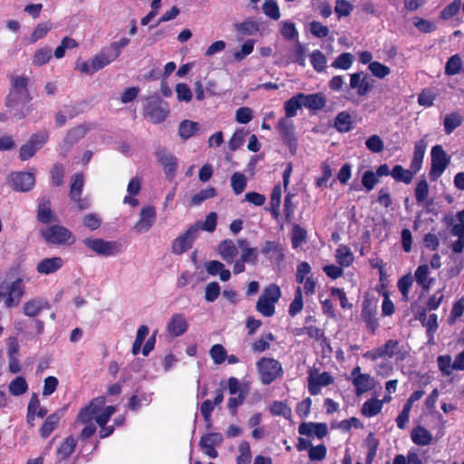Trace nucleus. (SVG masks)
Here are the masks:
<instances>
[{
	"label": "nucleus",
	"mask_w": 464,
	"mask_h": 464,
	"mask_svg": "<svg viewBox=\"0 0 464 464\" xmlns=\"http://www.w3.org/2000/svg\"><path fill=\"white\" fill-rule=\"evenodd\" d=\"M24 282L21 278H14L11 274L0 280V299L5 298L6 307L16 306L24 295Z\"/></svg>",
	"instance_id": "obj_1"
},
{
	"label": "nucleus",
	"mask_w": 464,
	"mask_h": 464,
	"mask_svg": "<svg viewBox=\"0 0 464 464\" xmlns=\"http://www.w3.org/2000/svg\"><path fill=\"white\" fill-rule=\"evenodd\" d=\"M28 78L26 76H13L11 79V90L5 98V106L13 108L20 102H30L32 96L28 90Z\"/></svg>",
	"instance_id": "obj_2"
},
{
	"label": "nucleus",
	"mask_w": 464,
	"mask_h": 464,
	"mask_svg": "<svg viewBox=\"0 0 464 464\" xmlns=\"http://www.w3.org/2000/svg\"><path fill=\"white\" fill-rule=\"evenodd\" d=\"M280 295V288L276 285H270L260 295L256 304V311L266 317L274 315L275 304L279 300Z\"/></svg>",
	"instance_id": "obj_3"
},
{
	"label": "nucleus",
	"mask_w": 464,
	"mask_h": 464,
	"mask_svg": "<svg viewBox=\"0 0 464 464\" xmlns=\"http://www.w3.org/2000/svg\"><path fill=\"white\" fill-rule=\"evenodd\" d=\"M42 237L53 245H72L75 237L66 227L60 225H53L40 231Z\"/></svg>",
	"instance_id": "obj_4"
},
{
	"label": "nucleus",
	"mask_w": 464,
	"mask_h": 464,
	"mask_svg": "<svg viewBox=\"0 0 464 464\" xmlns=\"http://www.w3.org/2000/svg\"><path fill=\"white\" fill-rule=\"evenodd\" d=\"M256 367L263 384H270L282 373L280 362L273 358L263 357L256 362Z\"/></svg>",
	"instance_id": "obj_5"
},
{
	"label": "nucleus",
	"mask_w": 464,
	"mask_h": 464,
	"mask_svg": "<svg viewBox=\"0 0 464 464\" xmlns=\"http://www.w3.org/2000/svg\"><path fill=\"white\" fill-rule=\"evenodd\" d=\"M83 244L95 254L103 256H115L121 251V244L117 241L89 237L83 240Z\"/></svg>",
	"instance_id": "obj_6"
},
{
	"label": "nucleus",
	"mask_w": 464,
	"mask_h": 464,
	"mask_svg": "<svg viewBox=\"0 0 464 464\" xmlns=\"http://www.w3.org/2000/svg\"><path fill=\"white\" fill-rule=\"evenodd\" d=\"M325 102L326 100L321 93L308 95L299 93L292 97V117L295 114V111L303 106L311 110H321L325 106Z\"/></svg>",
	"instance_id": "obj_7"
},
{
	"label": "nucleus",
	"mask_w": 464,
	"mask_h": 464,
	"mask_svg": "<svg viewBox=\"0 0 464 464\" xmlns=\"http://www.w3.org/2000/svg\"><path fill=\"white\" fill-rule=\"evenodd\" d=\"M10 187L20 192L30 191L35 184V171L12 172L7 179Z\"/></svg>",
	"instance_id": "obj_8"
},
{
	"label": "nucleus",
	"mask_w": 464,
	"mask_h": 464,
	"mask_svg": "<svg viewBox=\"0 0 464 464\" xmlns=\"http://www.w3.org/2000/svg\"><path fill=\"white\" fill-rule=\"evenodd\" d=\"M112 62L111 58L108 53H105V49L97 53L90 62L77 61L75 70L80 71L82 73L93 74L99 70L104 68Z\"/></svg>",
	"instance_id": "obj_9"
},
{
	"label": "nucleus",
	"mask_w": 464,
	"mask_h": 464,
	"mask_svg": "<svg viewBox=\"0 0 464 464\" xmlns=\"http://www.w3.org/2000/svg\"><path fill=\"white\" fill-rule=\"evenodd\" d=\"M450 157L446 154L441 145H436L431 149V169L430 177L436 180L450 164Z\"/></svg>",
	"instance_id": "obj_10"
},
{
	"label": "nucleus",
	"mask_w": 464,
	"mask_h": 464,
	"mask_svg": "<svg viewBox=\"0 0 464 464\" xmlns=\"http://www.w3.org/2000/svg\"><path fill=\"white\" fill-rule=\"evenodd\" d=\"M198 226H191L185 233L174 239L171 245L172 253L181 255L192 247L194 240L198 237Z\"/></svg>",
	"instance_id": "obj_11"
},
{
	"label": "nucleus",
	"mask_w": 464,
	"mask_h": 464,
	"mask_svg": "<svg viewBox=\"0 0 464 464\" xmlns=\"http://www.w3.org/2000/svg\"><path fill=\"white\" fill-rule=\"evenodd\" d=\"M105 405V398L103 396L93 399L87 406L82 408L77 417V420L82 424L93 423L96 414L102 411Z\"/></svg>",
	"instance_id": "obj_12"
},
{
	"label": "nucleus",
	"mask_w": 464,
	"mask_h": 464,
	"mask_svg": "<svg viewBox=\"0 0 464 464\" xmlns=\"http://www.w3.org/2000/svg\"><path fill=\"white\" fill-rule=\"evenodd\" d=\"M155 154L158 161L163 167L167 179H172L178 169V159L164 148L159 149Z\"/></svg>",
	"instance_id": "obj_13"
},
{
	"label": "nucleus",
	"mask_w": 464,
	"mask_h": 464,
	"mask_svg": "<svg viewBox=\"0 0 464 464\" xmlns=\"http://www.w3.org/2000/svg\"><path fill=\"white\" fill-rule=\"evenodd\" d=\"M377 304L366 298L362 301V319L366 324V326L373 334L379 326L376 318Z\"/></svg>",
	"instance_id": "obj_14"
},
{
	"label": "nucleus",
	"mask_w": 464,
	"mask_h": 464,
	"mask_svg": "<svg viewBox=\"0 0 464 464\" xmlns=\"http://www.w3.org/2000/svg\"><path fill=\"white\" fill-rule=\"evenodd\" d=\"M169 111L160 105L159 101L149 102L144 106V116L149 118L154 124L163 122L168 117Z\"/></svg>",
	"instance_id": "obj_15"
},
{
	"label": "nucleus",
	"mask_w": 464,
	"mask_h": 464,
	"mask_svg": "<svg viewBox=\"0 0 464 464\" xmlns=\"http://www.w3.org/2000/svg\"><path fill=\"white\" fill-rule=\"evenodd\" d=\"M223 441V436L220 433L204 434L199 441V446L203 452L208 457L215 459L218 457L216 446H219Z\"/></svg>",
	"instance_id": "obj_16"
},
{
	"label": "nucleus",
	"mask_w": 464,
	"mask_h": 464,
	"mask_svg": "<svg viewBox=\"0 0 464 464\" xmlns=\"http://www.w3.org/2000/svg\"><path fill=\"white\" fill-rule=\"evenodd\" d=\"M156 219V209L153 206L143 208L140 214V220L136 224V229L140 232L148 231Z\"/></svg>",
	"instance_id": "obj_17"
},
{
	"label": "nucleus",
	"mask_w": 464,
	"mask_h": 464,
	"mask_svg": "<svg viewBox=\"0 0 464 464\" xmlns=\"http://www.w3.org/2000/svg\"><path fill=\"white\" fill-rule=\"evenodd\" d=\"M284 109L285 111V117L282 118L277 123V130L282 135L284 143L290 147V99L285 101Z\"/></svg>",
	"instance_id": "obj_18"
},
{
	"label": "nucleus",
	"mask_w": 464,
	"mask_h": 464,
	"mask_svg": "<svg viewBox=\"0 0 464 464\" xmlns=\"http://www.w3.org/2000/svg\"><path fill=\"white\" fill-rule=\"evenodd\" d=\"M334 382V378L329 372H323L316 377L309 376L308 389L312 395H316L320 392L322 386H327Z\"/></svg>",
	"instance_id": "obj_19"
},
{
	"label": "nucleus",
	"mask_w": 464,
	"mask_h": 464,
	"mask_svg": "<svg viewBox=\"0 0 464 464\" xmlns=\"http://www.w3.org/2000/svg\"><path fill=\"white\" fill-rule=\"evenodd\" d=\"M84 186V175L82 172H76L71 177L70 198L75 203H80L82 188Z\"/></svg>",
	"instance_id": "obj_20"
},
{
	"label": "nucleus",
	"mask_w": 464,
	"mask_h": 464,
	"mask_svg": "<svg viewBox=\"0 0 464 464\" xmlns=\"http://www.w3.org/2000/svg\"><path fill=\"white\" fill-rule=\"evenodd\" d=\"M63 265V260L59 256L44 258L37 264V272L40 274H52L59 270Z\"/></svg>",
	"instance_id": "obj_21"
},
{
	"label": "nucleus",
	"mask_w": 464,
	"mask_h": 464,
	"mask_svg": "<svg viewBox=\"0 0 464 464\" xmlns=\"http://www.w3.org/2000/svg\"><path fill=\"white\" fill-rule=\"evenodd\" d=\"M188 329V323L181 314H175L172 315L170 322L168 324V331L172 336H179L183 334Z\"/></svg>",
	"instance_id": "obj_22"
},
{
	"label": "nucleus",
	"mask_w": 464,
	"mask_h": 464,
	"mask_svg": "<svg viewBox=\"0 0 464 464\" xmlns=\"http://www.w3.org/2000/svg\"><path fill=\"white\" fill-rule=\"evenodd\" d=\"M48 303L44 299H33L24 304V314L29 317H34L43 310L48 309Z\"/></svg>",
	"instance_id": "obj_23"
},
{
	"label": "nucleus",
	"mask_w": 464,
	"mask_h": 464,
	"mask_svg": "<svg viewBox=\"0 0 464 464\" xmlns=\"http://www.w3.org/2000/svg\"><path fill=\"white\" fill-rule=\"evenodd\" d=\"M63 416V411H57L52 414H50L43 426L40 429V434L43 438H47L53 430L58 426V423Z\"/></svg>",
	"instance_id": "obj_24"
},
{
	"label": "nucleus",
	"mask_w": 464,
	"mask_h": 464,
	"mask_svg": "<svg viewBox=\"0 0 464 464\" xmlns=\"http://www.w3.org/2000/svg\"><path fill=\"white\" fill-rule=\"evenodd\" d=\"M199 130V124L196 121L184 120L179 123V135L182 140H188Z\"/></svg>",
	"instance_id": "obj_25"
},
{
	"label": "nucleus",
	"mask_w": 464,
	"mask_h": 464,
	"mask_svg": "<svg viewBox=\"0 0 464 464\" xmlns=\"http://www.w3.org/2000/svg\"><path fill=\"white\" fill-rule=\"evenodd\" d=\"M412 441L419 446L429 445L432 440L430 432L421 426H418L411 431Z\"/></svg>",
	"instance_id": "obj_26"
},
{
	"label": "nucleus",
	"mask_w": 464,
	"mask_h": 464,
	"mask_svg": "<svg viewBox=\"0 0 464 464\" xmlns=\"http://www.w3.org/2000/svg\"><path fill=\"white\" fill-rule=\"evenodd\" d=\"M400 343L397 340L390 339L384 345L378 347L375 350L376 357H389L392 358L393 355L399 353Z\"/></svg>",
	"instance_id": "obj_27"
},
{
	"label": "nucleus",
	"mask_w": 464,
	"mask_h": 464,
	"mask_svg": "<svg viewBox=\"0 0 464 464\" xmlns=\"http://www.w3.org/2000/svg\"><path fill=\"white\" fill-rule=\"evenodd\" d=\"M218 252L222 258L228 263H231L237 255V249L234 242L230 239H226L220 243Z\"/></svg>",
	"instance_id": "obj_28"
},
{
	"label": "nucleus",
	"mask_w": 464,
	"mask_h": 464,
	"mask_svg": "<svg viewBox=\"0 0 464 464\" xmlns=\"http://www.w3.org/2000/svg\"><path fill=\"white\" fill-rule=\"evenodd\" d=\"M141 188V180L138 177L132 178L127 187V191L129 193L123 199V203H139L136 198L132 197L137 196Z\"/></svg>",
	"instance_id": "obj_29"
},
{
	"label": "nucleus",
	"mask_w": 464,
	"mask_h": 464,
	"mask_svg": "<svg viewBox=\"0 0 464 464\" xmlns=\"http://www.w3.org/2000/svg\"><path fill=\"white\" fill-rule=\"evenodd\" d=\"M440 240L443 241V243H449V238L451 236L458 237L459 238H464V227L462 224L459 221L458 224L453 225L451 227L447 228L445 230L439 232Z\"/></svg>",
	"instance_id": "obj_30"
},
{
	"label": "nucleus",
	"mask_w": 464,
	"mask_h": 464,
	"mask_svg": "<svg viewBox=\"0 0 464 464\" xmlns=\"http://www.w3.org/2000/svg\"><path fill=\"white\" fill-rule=\"evenodd\" d=\"M65 169L61 162H56L53 165L50 170V177L52 185L54 187H61L63 184Z\"/></svg>",
	"instance_id": "obj_31"
},
{
	"label": "nucleus",
	"mask_w": 464,
	"mask_h": 464,
	"mask_svg": "<svg viewBox=\"0 0 464 464\" xmlns=\"http://www.w3.org/2000/svg\"><path fill=\"white\" fill-rule=\"evenodd\" d=\"M28 390L26 380L23 376L14 378L8 386L9 392L14 396H20Z\"/></svg>",
	"instance_id": "obj_32"
},
{
	"label": "nucleus",
	"mask_w": 464,
	"mask_h": 464,
	"mask_svg": "<svg viewBox=\"0 0 464 464\" xmlns=\"http://www.w3.org/2000/svg\"><path fill=\"white\" fill-rule=\"evenodd\" d=\"M52 58V49L48 46H44L37 49L32 58L34 65L42 66L47 63Z\"/></svg>",
	"instance_id": "obj_33"
},
{
	"label": "nucleus",
	"mask_w": 464,
	"mask_h": 464,
	"mask_svg": "<svg viewBox=\"0 0 464 464\" xmlns=\"http://www.w3.org/2000/svg\"><path fill=\"white\" fill-rule=\"evenodd\" d=\"M353 384L356 388V394L360 396L361 394L366 392L367 391L372 389V379L369 374H359L353 379Z\"/></svg>",
	"instance_id": "obj_34"
},
{
	"label": "nucleus",
	"mask_w": 464,
	"mask_h": 464,
	"mask_svg": "<svg viewBox=\"0 0 464 464\" xmlns=\"http://www.w3.org/2000/svg\"><path fill=\"white\" fill-rule=\"evenodd\" d=\"M37 219L44 224H50L58 221L56 214L46 205H40L37 210Z\"/></svg>",
	"instance_id": "obj_35"
},
{
	"label": "nucleus",
	"mask_w": 464,
	"mask_h": 464,
	"mask_svg": "<svg viewBox=\"0 0 464 464\" xmlns=\"http://www.w3.org/2000/svg\"><path fill=\"white\" fill-rule=\"evenodd\" d=\"M462 123V118L457 112L447 114L444 118V130L447 134H450L455 129Z\"/></svg>",
	"instance_id": "obj_36"
},
{
	"label": "nucleus",
	"mask_w": 464,
	"mask_h": 464,
	"mask_svg": "<svg viewBox=\"0 0 464 464\" xmlns=\"http://www.w3.org/2000/svg\"><path fill=\"white\" fill-rule=\"evenodd\" d=\"M337 262L343 266H350L353 261V255L346 246H340L335 255Z\"/></svg>",
	"instance_id": "obj_37"
},
{
	"label": "nucleus",
	"mask_w": 464,
	"mask_h": 464,
	"mask_svg": "<svg viewBox=\"0 0 464 464\" xmlns=\"http://www.w3.org/2000/svg\"><path fill=\"white\" fill-rule=\"evenodd\" d=\"M236 29L238 33L244 35L255 34L259 27L258 24L251 18L246 19L244 22L236 24Z\"/></svg>",
	"instance_id": "obj_38"
},
{
	"label": "nucleus",
	"mask_w": 464,
	"mask_h": 464,
	"mask_svg": "<svg viewBox=\"0 0 464 464\" xmlns=\"http://www.w3.org/2000/svg\"><path fill=\"white\" fill-rule=\"evenodd\" d=\"M391 175L396 181H401L406 184L411 182L413 174L408 169H404L401 165H396L391 171Z\"/></svg>",
	"instance_id": "obj_39"
},
{
	"label": "nucleus",
	"mask_w": 464,
	"mask_h": 464,
	"mask_svg": "<svg viewBox=\"0 0 464 464\" xmlns=\"http://www.w3.org/2000/svg\"><path fill=\"white\" fill-rule=\"evenodd\" d=\"M382 404L379 400H369L365 401L362 408V413L367 417L377 415L382 410Z\"/></svg>",
	"instance_id": "obj_40"
},
{
	"label": "nucleus",
	"mask_w": 464,
	"mask_h": 464,
	"mask_svg": "<svg viewBox=\"0 0 464 464\" xmlns=\"http://www.w3.org/2000/svg\"><path fill=\"white\" fill-rule=\"evenodd\" d=\"M51 29L52 24L49 22L38 24L31 34L29 42L31 44L36 43L38 40L44 38Z\"/></svg>",
	"instance_id": "obj_41"
},
{
	"label": "nucleus",
	"mask_w": 464,
	"mask_h": 464,
	"mask_svg": "<svg viewBox=\"0 0 464 464\" xmlns=\"http://www.w3.org/2000/svg\"><path fill=\"white\" fill-rule=\"evenodd\" d=\"M429 266L427 265L420 266L415 271V278L417 283L421 285L424 289H428L430 286L432 279H428Z\"/></svg>",
	"instance_id": "obj_42"
},
{
	"label": "nucleus",
	"mask_w": 464,
	"mask_h": 464,
	"mask_svg": "<svg viewBox=\"0 0 464 464\" xmlns=\"http://www.w3.org/2000/svg\"><path fill=\"white\" fill-rule=\"evenodd\" d=\"M231 187L235 194H241L246 187V178L244 174L235 172L231 176Z\"/></svg>",
	"instance_id": "obj_43"
},
{
	"label": "nucleus",
	"mask_w": 464,
	"mask_h": 464,
	"mask_svg": "<svg viewBox=\"0 0 464 464\" xmlns=\"http://www.w3.org/2000/svg\"><path fill=\"white\" fill-rule=\"evenodd\" d=\"M75 447L76 440L73 437L69 436L58 448L57 452L63 459H66L73 452Z\"/></svg>",
	"instance_id": "obj_44"
},
{
	"label": "nucleus",
	"mask_w": 464,
	"mask_h": 464,
	"mask_svg": "<svg viewBox=\"0 0 464 464\" xmlns=\"http://www.w3.org/2000/svg\"><path fill=\"white\" fill-rule=\"evenodd\" d=\"M307 233L306 230L299 225H295L292 227V246L297 248L302 243L306 242Z\"/></svg>",
	"instance_id": "obj_45"
},
{
	"label": "nucleus",
	"mask_w": 464,
	"mask_h": 464,
	"mask_svg": "<svg viewBox=\"0 0 464 464\" xmlns=\"http://www.w3.org/2000/svg\"><path fill=\"white\" fill-rule=\"evenodd\" d=\"M311 59V64L313 65L314 69L320 72L324 70L327 60L325 55L319 50L314 51L310 54Z\"/></svg>",
	"instance_id": "obj_46"
},
{
	"label": "nucleus",
	"mask_w": 464,
	"mask_h": 464,
	"mask_svg": "<svg viewBox=\"0 0 464 464\" xmlns=\"http://www.w3.org/2000/svg\"><path fill=\"white\" fill-rule=\"evenodd\" d=\"M334 125L341 132H345L351 130L352 121L349 113L342 111L337 114Z\"/></svg>",
	"instance_id": "obj_47"
},
{
	"label": "nucleus",
	"mask_w": 464,
	"mask_h": 464,
	"mask_svg": "<svg viewBox=\"0 0 464 464\" xmlns=\"http://www.w3.org/2000/svg\"><path fill=\"white\" fill-rule=\"evenodd\" d=\"M248 134L244 129L237 130L228 141V147L231 150L239 149L245 141L246 136Z\"/></svg>",
	"instance_id": "obj_48"
},
{
	"label": "nucleus",
	"mask_w": 464,
	"mask_h": 464,
	"mask_svg": "<svg viewBox=\"0 0 464 464\" xmlns=\"http://www.w3.org/2000/svg\"><path fill=\"white\" fill-rule=\"evenodd\" d=\"M116 412L114 406L102 407V411L96 414L95 421L99 426L107 424L111 417Z\"/></svg>",
	"instance_id": "obj_49"
},
{
	"label": "nucleus",
	"mask_w": 464,
	"mask_h": 464,
	"mask_svg": "<svg viewBox=\"0 0 464 464\" xmlns=\"http://www.w3.org/2000/svg\"><path fill=\"white\" fill-rule=\"evenodd\" d=\"M353 62V56L350 53H343L334 60L332 66L337 69L348 70L352 66Z\"/></svg>",
	"instance_id": "obj_50"
},
{
	"label": "nucleus",
	"mask_w": 464,
	"mask_h": 464,
	"mask_svg": "<svg viewBox=\"0 0 464 464\" xmlns=\"http://www.w3.org/2000/svg\"><path fill=\"white\" fill-rule=\"evenodd\" d=\"M461 58L458 54L451 56L446 63L445 73L447 75H455L459 73L461 68Z\"/></svg>",
	"instance_id": "obj_51"
},
{
	"label": "nucleus",
	"mask_w": 464,
	"mask_h": 464,
	"mask_svg": "<svg viewBox=\"0 0 464 464\" xmlns=\"http://www.w3.org/2000/svg\"><path fill=\"white\" fill-rule=\"evenodd\" d=\"M228 391L231 395L242 393H248V387L246 383H240L236 377H230L227 381Z\"/></svg>",
	"instance_id": "obj_52"
},
{
	"label": "nucleus",
	"mask_w": 464,
	"mask_h": 464,
	"mask_svg": "<svg viewBox=\"0 0 464 464\" xmlns=\"http://www.w3.org/2000/svg\"><path fill=\"white\" fill-rule=\"evenodd\" d=\"M40 401L36 393H33L27 407V421L32 426L35 418V413L40 408Z\"/></svg>",
	"instance_id": "obj_53"
},
{
	"label": "nucleus",
	"mask_w": 464,
	"mask_h": 464,
	"mask_svg": "<svg viewBox=\"0 0 464 464\" xmlns=\"http://www.w3.org/2000/svg\"><path fill=\"white\" fill-rule=\"evenodd\" d=\"M263 11L266 15L274 20H278L280 18L279 7L274 0H266L263 4Z\"/></svg>",
	"instance_id": "obj_54"
},
{
	"label": "nucleus",
	"mask_w": 464,
	"mask_h": 464,
	"mask_svg": "<svg viewBox=\"0 0 464 464\" xmlns=\"http://www.w3.org/2000/svg\"><path fill=\"white\" fill-rule=\"evenodd\" d=\"M217 219H218L217 214L214 212H211L207 216L205 221L197 222L193 226H198L199 231L206 230L208 232H213L217 226Z\"/></svg>",
	"instance_id": "obj_55"
},
{
	"label": "nucleus",
	"mask_w": 464,
	"mask_h": 464,
	"mask_svg": "<svg viewBox=\"0 0 464 464\" xmlns=\"http://www.w3.org/2000/svg\"><path fill=\"white\" fill-rule=\"evenodd\" d=\"M209 354L215 363L221 364L226 360L227 351L223 345L214 344L209 351Z\"/></svg>",
	"instance_id": "obj_56"
},
{
	"label": "nucleus",
	"mask_w": 464,
	"mask_h": 464,
	"mask_svg": "<svg viewBox=\"0 0 464 464\" xmlns=\"http://www.w3.org/2000/svg\"><path fill=\"white\" fill-rule=\"evenodd\" d=\"M239 455L237 459V464H250L251 452L250 446L247 442L243 441L238 447Z\"/></svg>",
	"instance_id": "obj_57"
},
{
	"label": "nucleus",
	"mask_w": 464,
	"mask_h": 464,
	"mask_svg": "<svg viewBox=\"0 0 464 464\" xmlns=\"http://www.w3.org/2000/svg\"><path fill=\"white\" fill-rule=\"evenodd\" d=\"M365 145L366 148L373 153H379L384 149L383 141L378 135L370 136L367 139Z\"/></svg>",
	"instance_id": "obj_58"
},
{
	"label": "nucleus",
	"mask_w": 464,
	"mask_h": 464,
	"mask_svg": "<svg viewBox=\"0 0 464 464\" xmlns=\"http://www.w3.org/2000/svg\"><path fill=\"white\" fill-rule=\"evenodd\" d=\"M369 70L372 72V73L380 78L382 79L388 74H390L391 70L388 66L379 63V62H372L369 64Z\"/></svg>",
	"instance_id": "obj_59"
},
{
	"label": "nucleus",
	"mask_w": 464,
	"mask_h": 464,
	"mask_svg": "<svg viewBox=\"0 0 464 464\" xmlns=\"http://www.w3.org/2000/svg\"><path fill=\"white\" fill-rule=\"evenodd\" d=\"M48 139V132L44 130L32 134L27 142L34 145V147L38 150L47 142Z\"/></svg>",
	"instance_id": "obj_60"
},
{
	"label": "nucleus",
	"mask_w": 464,
	"mask_h": 464,
	"mask_svg": "<svg viewBox=\"0 0 464 464\" xmlns=\"http://www.w3.org/2000/svg\"><path fill=\"white\" fill-rule=\"evenodd\" d=\"M255 42L252 39L246 40L242 45L239 51L234 53V58L237 61L243 60L246 56L250 54L254 50Z\"/></svg>",
	"instance_id": "obj_61"
},
{
	"label": "nucleus",
	"mask_w": 464,
	"mask_h": 464,
	"mask_svg": "<svg viewBox=\"0 0 464 464\" xmlns=\"http://www.w3.org/2000/svg\"><path fill=\"white\" fill-rule=\"evenodd\" d=\"M326 447L324 444H320L316 447H310L308 450V456L311 460L321 461L325 459Z\"/></svg>",
	"instance_id": "obj_62"
},
{
	"label": "nucleus",
	"mask_w": 464,
	"mask_h": 464,
	"mask_svg": "<svg viewBox=\"0 0 464 464\" xmlns=\"http://www.w3.org/2000/svg\"><path fill=\"white\" fill-rule=\"evenodd\" d=\"M176 93L179 101L190 102L192 99V92L187 83H178L176 85Z\"/></svg>",
	"instance_id": "obj_63"
},
{
	"label": "nucleus",
	"mask_w": 464,
	"mask_h": 464,
	"mask_svg": "<svg viewBox=\"0 0 464 464\" xmlns=\"http://www.w3.org/2000/svg\"><path fill=\"white\" fill-rule=\"evenodd\" d=\"M253 119V111L248 107H240L236 111V121L241 124H246Z\"/></svg>",
	"instance_id": "obj_64"
}]
</instances>
